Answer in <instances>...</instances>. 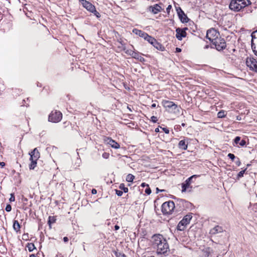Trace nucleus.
Wrapping results in <instances>:
<instances>
[{"label": "nucleus", "instance_id": "f257e3e1", "mask_svg": "<svg viewBox=\"0 0 257 257\" xmlns=\"http://www.w3.org/2000/svg\"><path fill=\"white\" fill-rule=\"evenodd\" d=\"M153 245L157 248L158 254H165L169 250L166 239L161 234H155L152 237Z\"/></svg>", "mask_w": 257, "mask_h": 257}, {"label": "nucleus", "instance_id": "f03ea898", "mask_svg": "<svg viewBox=\"0 0 257 257\" xmlns=\"http://www.w3.org/2000/svg\"><path fill=\"white\" fill-rule=\"evenodd\" d=\"M250 4L249 0H231L229 7L232 11L239 12Z\"/></svg>", "mask_w": 257, "mask_h": 257}, {"label": "nucleus", "instance_id": "7ed1b4c3", "mask_svg": "<svg viewBox=\"0 0 257 257\" xmlns=\"http://www.w3.org/2000/svg\"><path fill=\"white\" fill-rule=\"evenodd\" d=\"M162 105L166 108V110L170 113H178L180 112V107L173 101L163 100Z\"/></svg>", "mask_w": 257, "mask_h": 257}, {"label": "nucleus", "instance_id": "20e7f679", "mask_svg": "<svg viewBox=\"0 0 257 257\" xmlns=\"http://www.w3.org/2000/svg\"><path fill=\"white\" fill-rule=\"evenodd\" d=\"M212 43L218 51L223 50L226 46L225 40L221 37L215 38L212 41Z\"/></svg>", "mask_w": 257, "mask_h": 257}, {"label": "nucleus", "instance_id": "39448f33", "mask_svg": "<svg viewBox=\"0 0 257 257\" xmlns=\"http://www.w3.org/2000/svg\"><path fill=\"white\" fill-rule=\"evenodd\" d=\"M175 208L173 201H169L164 202L162 205V211L164 214H170Z\"/></svg>", "mask_w": 257, "mask_h": 257}, {"label": "nucleus", "instance_id": "423d86ee", "mask_svg": "<svg viewBox=\"0 0 257 257\" xmlns=\"http://www.w3.org/2000/svg\"><path fill=\"white\" fill-rule=\"evenodd\" d=\"M192 218L191 214L186 215L183 219L179 222L177 225V229L180 231H183L186 225L189 224L191 219Z\"/></svg>", "mask_w": 257, "mask_h": 257}, {"label": "nucleus", "instance_id": "0eeeda50", "mask_svg": "<svg viewBox=\"0 0 257 257\" xmlns=\"http://www.w3.org/2000/svg\"><path fill=\"white\" fill-rule=\"evenodd\" d=\"M62 117V114L59 111H52L49 115V121L52 122H59Z\"/></svg>", "mask_w": 257, "mask_h": 257}, {"label": "nucleus", "instance_id": "6e6552de", "mask_svg": "<svg viewBox=\"0 0 257 257\" xmlns=\"http://www.w3.org/2000/svg\"><path fill=\"white\" fill-rule=\"evenodd\" d=\"M246 64L250 70L257 72V60L253 57H247Z\"/></svg>", "mask_w": 257, "mask_h": 257}, {"label": "nucleus", "instance_id": "1a4fd4ad", "mask_svg": "<svg viewBox=\"0 0 257 257\" xmlns=\"http://www.w3.org/2000/svg\"><path fill=\"white\" fill-rule=\"evenodd\" d=\"M219 36V32L216 31L214 29L209 30L207 32L206 37L211 42L213 39H215V38H218Z\"/></svg>", "mask_w": 257, "mask_h": 257}, {"label": "nucleus", "instance_id": "9d476101", "mask_svg": "<svg viewBox=\"0 0 257 257\" xmlns=\"http://www.w3.org/2000/svg\"><path fill=\"white\" fill-rule=\"evenodd\" d=\"M187 29V28H185L184 29L178 28L176 29V37L178 40H182L183 38H185L186 36V30Z\"/></svg>", "mask_w": 257, "mask_h": 257}, {"label": "nucleus", "instance_id": "9b49d317", "mask_svg": "<svg viewBox=\"0 0 257 257\" xmlns=\"http://www.w3.org/2000/svg\"><path fill=\"white\" fill-rule=\"evenodd\" d=\"M79 1L81 3L83 7L90 12H91L93 10H94V9L95 8V6L90 2L87 1L86 0H79Z\"/></svg>", "mask_w": 257, "mask_h": 257}, {"label": "nucleus", "instance_id": "f8f14e48", "mask_svg": "<svg viewBox=\"0 0 257 257\" xmlns=\"http://www.w3.org/2000/svg\"><path fill=\"white\" fill-rule=\"evenodd\" d=\"M178 17L180 21L182 23H187L188 21V18L185 14L184 12L182 11L181 8L179 7L176 9Z\"/></svg>", "mask_w": 257, "mask_h": 257}, {"label": "nucleus", "instance_id": "ddd939ff", "mask_svg": "<svg viewBox=\"0 0 257 257\" xmlns=\"http://www.w3.org/2000/svg\"><path fill=\"white\" fill-rule=\"evenodd\" d=\"M121 45V46H118V48H121V50L124 51L125 53L127 54L128 55H130L133 57L134 54L136 53V51H133L132 50L130 49H126V47L124 46V44L122 43V41H118Z\"/></svg>", "mask_w": 257, "mask_h": 257}, {"label": "nucleus", "instance_id": "4468645a", "mask_svg": "<svg viewBox=\"0 0 257 257\" xmlns=\"http://www.w3.org/2000/svg\"><path fill=\"white\" fill-rule=\"evenodd\" d=\"M160 5L161 4H155L153 6H151L149 8L150 11L154 14H158L163 10Z\"/></svg>", "mask_w": 257, "mask_h": 257}, {"label": "nucleus", "instance_id": "2eb2a0df", "mask_svg": "<svg viewBox=\"0 0 257 257\" xmlns=\"http://www.w3.org/2000/svg\"><path fill=\"white\" fill-rule=\"evenodd\" d=\"M105 141L113 148L118 149L120 147L119 144L110 138H107Z\"/></svg>", "mask_w": 257, "mask_h": 257}, {"label": "nucleus", "instance_id": "dca6fc26", "mask_svg": "<svg viewBox=\"0 0 257 257\" xmlns=\"http://www.w3.org/2000/svg\"><path fill=\"white\" fill-rule=\"evenodd\" d=\"M223 231V228L219 225H216L211 229H210L209 233L211 235H215L216 234L221 233Z\"/></svg>", "mask_w": 257, "mask_h": 257}, {"label": "nucleus", "instance_id": "f3484780", "mask_svg": "<svg viewBox=\"0 0 257 257\" xmlns=\"http://www.w3.org/2000/svg\"><path fill=\"white\" fill-rule=\"evenodd\" d=\"M29 154L30 160H37L40 157V153L37 148H35Z\"/></svg>", "mask_w": 257, "mask_h": 257}, {"label": "nucleus", "instance_id": "a211bd4d", "mask_svg": "<svg viewBox=\"0 0 257 257\" xmlns=\"http://www.w3.org/2000/svg\"><path fill=\"white\" fill-rule=\"evenodd\" d=\"M182 192H191L192 191V189L193 188V187L191 185V184H190L189 182L187 184V182H185V183H183L182 184Z\"/></svg>", "mask_w": 257, "mask_h": 257}, {"label": "nucleus", "instance_id": "6ab92c4d", "mask_svg": "<svg viewBox=\"0 0 257 257\" xmlns=\"http://www.w3.org/2000/svg\"><path fill=\"white\" fill-rule=\"evenodd\" d=\"M234 142L236 145L239 144V146L243 147L246 145V141L244 140H241L240 137H236L234 140Z\"/></svg>", "mask_w": 257, "mask_h": 257}, {"label": "nucleus", "instance_id": "aec40b11", "mask_svg": "<svg viewBox=\"0 0 257 257\" xmlns=\"http://www.w3.org/2000/svg\"><path fill=\"white\" fill-rule=\"evenodd\" d=\"M133 32L135 33L136 35H138L143 38H145L147 35V33H145V32L142 30H138L137 29H134L133 30Z\"/></svg>", "mask_w": 257, "mask_h": 257}, {"label": "nucleus", "instance_id": "412c9836", "mask_svg": "<svg viewBox=\"0 0 257 257\" xmlns=\"http://www.w3.org/2000/svg\"><path fill=\"white\" fill-rule=\"evenodd\" d=\"M155 48H156L157 50H160V51H164L165 49V48L164 46H162V44L158 43L156 40H155V42H154L153 44L152 45Z\"/></svg>", "mask_w": 257, "mask_h": 257}, {"label": "nucleus", "instance_id": "4be33fe9", "mask_svg": "<svg viewBox=\"0 0 257 257\" xmlns=\"http://www.w3.org/2000/svg\"><path fill=\"white\" fill-rule=\"evenodd\" d=\"M178 147L180 149L186 150L187 149V143L185 140H181L179 143Z\"/></svg>", "mask_w": 257, "mask_h": 257}, {"label": "nucleus", "instance_id": "5701e85b", "mask_svg": "<svg viewBox=\"0 0 257 257\" xmlns=\"http://www.w3.org/2000/svg\"><path fill=\"white\" fill-rule=\"evenodd\" d=\"M133 58L139 60L141 62H144L146 61L145 58H143V57H142L140 55V54L139 53V52H136V53L134 54Z\"/></svg>", "mask_w": 257, "mask_h": 257}, {"label": "nucleus", "instance_id": "b1692460", "mask_svg": "<svg viewBox=\"0 0 257 257\" xmlns=\"http://www.w3.org/2000/svg\"><path fill=\"white\" fill-rule=\"evenodd\" d=\"M145 40L147 41L149 43H150L151 44L153 45L154 42L155 41V39L152 37L151 36H149L148 34L146 37L144 38Z\"/></svg>", "mask_w": 257, "mask_h": 257}, {"label": "nucleus", "instance_id": "393cba45", "mask_svg": "<svg viewBox=\"0 0 257 257\" xmlns=\"http://www.w3.org/2000/svg\"><path fill=\"white\" fill-rule=\"evenodd\" d=\"M13 228L17 232L20 230L21 226L18 220H15L14 221Z\"/></svg>", "mask_w": 257, "mask_h": 257}, {"label": "nucleus", "instance_id": "a878e982", "mask_svg": "<svg viewBox=\"0 0 257 257\" xmlns=\"http://www.w3.org/2000/svg\"><path fill=\"white\" fill-rule=\"evenodd\" d=\"M56 219L55 218V217H54V216H49V217L48 223L49 224L50 228L51 227V224L55 223L56 221Z\"/></svg>", "mask_w": 257, "mask_h": 257}, {"label": "nucleus", "instance_id": "bb28decb", "mask_svg": "<svg viewBox=\"0 0 257 257\" xmlns=\"http://www.w3.org/2000/svg\"><path fill=\"white\" fill-rule=\"evenodd\" d=\"M199 176L198 175H192V176H191L190 177L188 178L186 181L185 182H187V184L188 183V182L190 183V184H191V183H192L193 181V179H196Z\"/></svg>", "mask_w": 257, "mask_h": 257}, {"label": "nucleus", "instance_id": "cd10ccee", "mask_svg": "<svg viewBox=\"0 0 257 257\" xmlns=\"http://www.w3.org/2000/svg\"><path fill=\"white\" fill-rule=\"evenodd\" d=\"M226 112L224 110H221L217 113V117L218 118H223L226 116Z\"/></svg>", "mask_w": 257, "mask_h": 257}, {"label": "nucleus", "instance_id": "c85d7f7f", "mask_svg": "<svg viewBox=\"0 0 257 257\" xmlns=\"http://www.w3.org/2000/svg\"><path fill=\"white\" fill-rule=\"evenodd\" d=\"M135 178V176L131 174L127 175L126 177V180L129 182H132Z\"/></svg>", "mask_w": 257, "mask_h": 257}, {"label": "nucleus", "instance_id": "c756f323", "mask_svg": "<svg viewBox=\"0 0 257 257\" xmlns=\"http://www.w3.org/2000/svg\"><path fill=\"white\" fill-rule=\"evenodd\" d=\"M31 163L29 166L30 169H34L37 164V160H30Z\"/></svg>", "mask_w": 257, "mask_h": 257}, {"label": "nucleus", "instance_id": "7c9ffc66", "mask_svg": "<svg viewBox=\"0 0 257 257\" xmlns=\"http://www.w3.org/2000/svg\"><path fill=\"white\" fill-rule=\"evenodd\" d=\"M245 171H246V169H244L243 170H241V171H240L238 173V174H237V175L236 176V180H239L240 178L242 177L243 176V175H244Z\"/></svg>", "mask_w": 257, "mask_h": 257}, {"label": "nucleus", "instance_id": "2f4dec72", "mask_svg": "<svg viewBox=\"0 0 257 257\" xmlns=\"http://www.w3.org/2000/svg\"><path fill=\"white\" fill-rule=\"evenodd\" d=\"M119 188L121 190H123L124 193H126L128 191V188L127 187H125V185L123 183L120 184Z\"/></svg>", "mask_w": 257, "mask_h": 257}, {"label": "nucleus", "instance_id": "473e14b6", "mask_svg": "<svg viewBox=\"0 0 257 257\" xmlns=\"http://www.w3.org/2000/svg\"><path fill=\"white\" fill-rule=\"evenodd\" d=\"M27 247L29 251H32L35 248L34 244L32 243H28Z\"/></svg>", "mask_w": 257, "mask_h": 257}, {"label": "nucleus", "instance_id": "72a5a7b5", "mask_svg": "<svg viewBox=\"0 0 257 257\" xmlns=\"http://www.w3.org/2000/svg\"><path fill=\"white\" fill-rule=\"evenodd\" d=\"M253 39H252L251 40V48L253 50V52H254V54L255 55L257 56V49H256V46H255V44L253 43Z\"/></svg>", "mask_w": 257, "mask_h": 257}, {"label": "nucleus", "instance_id": "f704fd0d", "mask_svg": "<svg viewBox=\"0 0 257 257\" xmlns=\"http://www.w3.org/2000/svg\"><path fill=\"white\" fill-rule=\"evenodd\" d=\"M114 254L116 256V257H126V256L124 254L122 253L121 252L115 251Z\"/></svg>", "mask_w": 257, "mask_h": 257}, {"label": "nucleus", "instance_id": "c9c22d12", "mask_svg": "<svg viewBox=\"0 0 257 257\" xmlns=\"http://www.w3.org/2000/svg\"><path fill=\"white\" fill-rule=\"evenodd\" d=\"M91 13H93L94 15L97 17L99 18L100 17V14L96 11L95 8L94 9V10H93Z\"/></svg>", "mask_w": 257, "mask_h": 257}, {"label": "nucleus", "instance_id": "e433bc0d", "mask_svg": "<svg viewBox=\"0 0 257 257\" xmlns=\"http://www.w3.org/2000/svg\"><path fill=\"white\" fill-rule=\"evenodd\" d=\"M256 35H257V30L253 32L251 34V38L252 39H256Z\"/></svg>", "mask_w": 257, "mask_h": 257}, {"label": "nucleus", "instance_id": "4c0bfd02", "mask_svg": "<svg viewBox=\"0 0 257 257\" xmlns=\"http://www.w3.org/2000/svg\"><path fill=\"white\" fill-rule=\"evenodd\" d=\"M228 158L230 159L232 161H233L235 159V156L234 154L231 153H229L227 155Z\"/></svg>", "mask_w": 257, "mask_h": 257}, {"label": "nucleus", "instance_id": "58836bf2", "mask_svg": "<svg viewBox=\"0 0 257 257\" xmlns=\"http://www.w3.org/2000/svg\"><path fill=\"white\" fill-rule=\"evenodd\" d=\"M102 157L104 158V159H108L109 157V154L108 153H106V152H104L102 154Z\"/></svg>", "mask_w": 257, "mask_h": 257}, {"label": "nucleus", "instance_id": "ea45409f", "mask_svg": "<svg viewBox=\"0 0 257 257\" xmlns=\"http://www.w3.org/2000/svg\"><path fill=\"white\" fill-rule=\"evenodd\" d=\"M6 211L7 212H10L12 210V206L10 204H8L7 206H6Z\"/></svg>", "mask_w": 257, "mask_h": 257}, {"label": "nucleus", "instance_id": "a19ab883", "mask_svg": "<svg viewBox=\"0 0 257 257\" xmlns=\"http://www.w3.org/2000/svg\"><path fill=\"white\" fill-rule=\"evenodd\" d=\"M115 193L118 196H121L123 192L121 190H115Z\"/></svg>", "mask_w": 257, "mask_h": 257}, {"label": "nucleus", "instance_id": "79ce46f5", "mask_svg": "<svg viewBox=\"0 0 257 257\" xmlns=\"http://www.w3.org/2000/svg\"><path fill=\"white\" fill-rule=\"evenodd\" d=\"M163 131L167 134H168L170 132L169 130L167 127H161Z\"/></svg>", "mask_w": 257, "mask_h": 257}, {"label": "nucleus", "instance_id": "37998d69", "mask_svg": "<svg viewBox=\"0 0 257 257\" xmlns=\"http://www.w3.org/2000/svg\"><path fill=\"white\" fill-rule=\"evenodd\" d=\"M10 202H13L15 200V196L13 194H11V197L9 199Z\"/></svg>", "mask_w": 257, "mask_h": 257}, {"label": "nucleus", "instance_id": "c03bdc74", "mask_svg": "<svg viewBox=\"0 0 257 257\" xmlns=\"http://www.w3.org/2000/svg\"><path fill=\"white\" fill-rule=\"evenodd\" d=\"M151 120L153 122H156L158 120V119H157V117L155 116H152L151 117Z\"/></svg>", "mask_w": 257, "mask_h": 257}, {"label": "nucleus", "instance_id": "a18cd8bd", "mask_svg": "<svg viewBox=\"0 0 257 257\" xmlns=\"http://www.w3.org/2000/svg\"><path fill=\"white\" fill-rule=\"evenodd\" d=\"M145 192L146 194L149 195L151 193V189L149 187V188H147L145 190Z\"/></svg>", "mask_w": 257, "mask_h": 257}, {"label": "nucleus", "instance_id": "49530a36", "mask_svg": "<svg viewBox=\"0 0 257 257\" xmlns=\"http://www.w3.org/2000/svg\"><path fill=\"white\" fill-rule=\"evenodd\" d=\"M235 162L237 166H239L241 164V162H240L239 158H237V160L235 161Z\"/></svg>", "mask_w": 257, "mask_h": 257}, {"label": "nucleus", "instance_id": "de8ad7c7", "mask_svg": "<svg viewBox=\"0 0 257 257\" xmlns=\"http://www.w3.org/2000/svg\"><path fill=\"white\" fill-rule=\"evenodd\" d=\"M172 9V6L169 5L166 9V11L168 14H169L170 10Z\"/></svg>", "mask_w": 257, "mask_h": 257}, {"label": "nucleus", "instance_id": "09e8293b", "mask_svg": "<svg viewBox=\"0 0 257 257\" xmlns=\"http://www.w3.org/2000/svg\"><path fill=\"white\" fill-rule=\"evenodd\" d=\"M91 193L92 194H96L97 193V190L95 189H92Z\"/></svg>", "mask_w": 257, "mask_h": 257}, {"label": "nucleus", "instance_id": "8fccbe9b", "mask_svg": "<svg viewBox=\"0 0 257 257\" xmlns=\"http://www.w3.org/2000/svg\"><path fill=\"white\" fill-rule=\"evenodd\" d=\"M69 240L68 239V238L67 237H64L63 238V241L65 242H68Z\"/></svg>", "mask_w": 257, "mask_h": 257}, {"label": "nucleus", "instance_id": "3c124183", "mask_svg": "<svg viewBox=\"0 0 257 257\" xmlns=\"http://www.w3.org/2000/svg\"><path fill=\"white\" fill-rule=\"evenodd\" d=\"M114 229H115V230H118L119 229V226L118 225H115L114 226Z\"/></svg>", "mask_w": 257, "mask_h": 257}, {"label": "nucleus", "instance_id": "603ef678", "mask_svg": "<svg viewBox=\"0 0 257 257\" xmlns=\"http://www.w3.org/2000/svg\"><path fill=\"white\" fill-rule=\"evenodd\" d=\"M0 166H1L2 167H4L5 166V163L0 162Z\"/></svg>", "mask_w": 257, "mask_h": 257}, {"label": "nucleus", "instance_id": "864d4df0", "mask_svg": "<svg viewBox=\"0 0 257 257\" xmlns=\"http://www.w3.org/2000/svg\"><path fill=\"white\" fill-rule=\"evenodd\" d=\"M156 191H157V193H158L159 192H160V191L162 192L164 190H159L158 188H156Z\"/></svg>", "mask_w": 257, "mask_h": 257}, {"label": "nucleus", "instance_id": "5fc2aeb1", "mask_svg": "<svg viewBox=\"0 0 257 257\" xmlns=\"http://www.w3.org/2000/svg\"><path fill=\"white\" fill-rule=\"evenodd\" d=\"M156 103H153V104H152V105H151V107H152V108H155V107H156Z\"/></svg>", "mask_w": 257, "mask_h": 257}, {"label": "nucleus", "instance_id": "6e6d98bb", "mask_svg": "<svg viewBox=\"0 0 257 257\" xmlns=\"http://www.w3.org/2000/svg\"><path fill=\"white\" fill-rule=\"evenodd\" d=\"M176 51H177V52H181V49H180V48H176Z\"/></svg>", "mask_w": 257, "mask_h": 257}, {"label": "nucleus", "instance_id": "4d7b16f0", "mask_svg": "<svg viewBox=\"0 0 257 257\" xmlns=\"http://www.w3.org/2000/svg\"><path fill=\"white\" fill-rule=\"evenodd\" d=\"M155 132L156 133H158V132H159V128H156L155 130Z\"/></svg>", "mask_w": 257, "mask_h": 257}, {"label": "nucleus", "instance_id": "13d9d810", "mask_svg": "<svg viewBox=\"0 0 257 257\" xmlns=\"http://www.w3.org/2000/svg\"><path fill=\"white\" fill-rule=\"evenodd\" d=\"M30 257H36V256L34 254H32L30 255Z\"/></svg>", "mask_w": 257, "mask_h": 257}, {"label": "nucleus", "instance_id": "bf43d9fd", "mask_svg": "<svg viewBox=\"0 0 257 257\" xmlns=\"http://www.w3.org/2000/svg\"><path fill=\"white\" fill-rule=\"evenodd\" d=\"M127 108L129 109V110H130V111H132V109H131V108H130V107H129L128 106H127Z\"/></svg>", "mask_w": 257, "mask_h": 257}, {"label": "nucleus", "instance_id": "052dcab7", "mask_svg": "<svg viewBox=\"0 0 257 257\" xmlns=\"http://www.w3.org/2000/svg\"><path fill=\"white\" fill-rule=\"evenodd\" d=\"M145 186V183H142V186L144 187Z\"/></svg>", "mask_w": 257, "mask_h": 257}, {"label": "nucleus", "instance_id": "680f3d73", "mask_svg": "<svg viewBox=\"0 0 257 257\" xmlns=\"http://www.w3.org/2000/svg\"><path fill=\"white\" fill-rule=\"evenodd\" d=\"M240 119H241L240 117H239V116L237 117V120H240Z\"/></svg>", "mask_w": 257, "mask_h": 257}, {"label": "nucleus", "instance_id": "e2e57ef3", "mask_svg": "<svg viewBox=\"0 0 257 257\" xmlns=\"http://www.w3.org/2000/svg\"><path fill=\"white\" fill-rule=\"evenodd\" d=\"M185 125V123H182V126H184Z\"/></svg>", "mask_w": 257, "mask_h": 257}]
</instances>
